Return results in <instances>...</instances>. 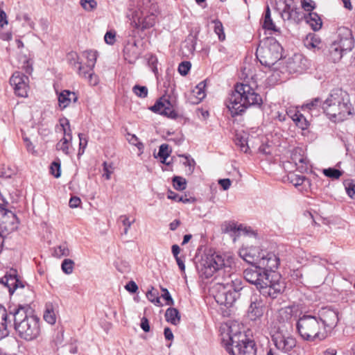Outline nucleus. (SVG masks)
Returning <instances> with one entry per match:
<instances>
[{
  "instance_id": "obj_1",
  "label": "nucleus",
  "mask_w": 355,
  "mask_h": 355,
  "mask_svg": "<svg viewBox=\"0 0 355 355\" xmlns=\"http://www.w3.org/2000/svg\"><path fill=\"white\" fill-rule=\"evenodd\" d=\"M198 270L206 279L216 274L215 279L218 292L215 296L217 303L232 307L235 302L248 291L243 280L232 272V268L225 263L223 257L217 254L206 255L198 265Z\"/></svg>"
},
{
  "instance_id": "obj_2",
  "label": "nucleus",
  "mask_w": 355,
  "mask_h": 355,
  "mask_svg": "<svg viewBox=\"0 0 355 355\" xmlns=\"http://www.w3.org/2000/svg\"><path fill=\"white\" fill-rule=\"evenodd\" d=\"M243 277L245 281L256 286L260 294L272 299L277 298L286 288L279 273H265L259 265L244 270Z\"/></svg>"
},
{
  "instance_id": "obj_3",
  "label": "nucleus",
  "mask_w": 355,
  "mask_h": 355,
  "mask_svg": "<svg viewBox=\"0 0 355 355\" xmlns=\"http://www.w3.org/2000/svg\"><path fill=\"white\" fill-rule=\"evenodd\" d=\"M9 311L12 315L13 328L21 339L30 341L40 335V318L33 314L28 305L12 304Z\"/></svg>"
},
{
  "instance_id": "obj_4",
  "label": "nucleus",
  "mask_w": 355,
  "mask_h": 355,
  "mask_svg": "<svg viewBox=\"0 0 355 355\" xmlns=\"http://www.w3.org/2000/svg\"><path fill=\"white\" fill-rule=\"evenodd\" d=\"M225 103L232 116L234 117L241 115L251 106L261 107L263 100L260 94L250 85L236 83Z\"/></svg>"
},
{
  "instance_id": "obj_5",
  "label": "nucleus",
  "mask_w": 355,
  "mask_h": 355,
  "mask_svg": "<svg viewBox=\"0 0 355 355\" xmlns=\"http://www.w3.org/2000/svg\"><path fill=\"white\" fill-rule=\"evenodd\" d=\"M323 112L334 121H343L354 114L349 94L341 88L331 91L324 101Z\"/></svg>"
},
{
  "instance_id": "obj_6",
  "label": "nucleus",
  "mask_w": 355,
  "mask_h": 355,
  "mask_svg": "<svg viewBox=\"0 0 355 355\" xmlns=\"http://www.w3.org/2000/svg\"><path fill=\"white\" fill-rule=\"evenodd\" d=\"M296 328L302 340L308 342L322 341L327 337V330L323 329L317 316L304 314L296 323Z\"/></svg>"
},
{
  "instance_id": "obj_7",
  "label": "nucleus",
  "mask_w": 355,
  "mask_h": 355,
  "mask_svg": "<svg viewBox=\"0 0 355 355\" xmlns=\"http://www.w3.org/2000/svg\"><path fill=\"white\" fill-rule=\"evenodd\" d=\"M282 48L274 37L261 41L256 51V57L262 65L270 67L282 57Z\"/></svg>"
},
{
  "instance_id": "obj_8",
  "label": "nucleus",
  "mask_w": 355,
  "mask_h": 355,
  "mask_svg": "<svg viewBox=\"0 0 355 355\" xmlns=\"http://www.w3.org/2000/svg\"><path fill=\"white\" fill-rule=\"evenodd\" d=\"M227 329L226 334H221V340L227 351L229 347H233L234 349H236L248 339L244 333L234 330L232 327H229Z\"/></svg>"
},
{
  "instance_id": "obj_9",
  "label": "nucleus",
  "mask_w": 355,
  "mask_h": 355,
  "mask_svg": "<svg viewBox=\"0 0 355 355\" xmlns=\"http://www.w3.org/2000/svg\"><path fill=\"white\" fill-rule=\"evenodd\" d=\"M259 257L258 265L264 270L265 273H277L275 270L279 265V259L275 253L266 250H261Z\"/></svg>"
},
{
  "instance_id": "obj_10",
  "label": "nucleus",
  "mask_w": 355,
  "mask_h": 355,
  "mask_svg": "<svg viewBox=\"0 0 355 355\" xmlns=\"http://www.w3.org/2000/svg\"><path fill=\"white\" fill-rule=\"evenodd\" d=\"M28 77L19 71H15L10 78V84L13 87L15 94L20 97L27 96Z\"/></svg>"
},
{
  "instance_id": "obj_11",
  "label": "nucleus",
  "mask_w": 355,
  "mask_h": 355,
  "mask_svg": "<svg viewBox=\"0 0 355 355\" xmlns=\"http://www.w3.org/2000/svg\"><path fill=\"white\" fill-rule=\"evenodd\" d=\"M272 341L277 349L284 353L291 352L297 343L294 337L283 334L279 331H277L272 336Z\"/></svg>"
},
{
  "instance_id": "obj_12",
  "label": "nucleus",
  "mask_w": 355,
  "mask_h": 355,
  "mask_svg": "<svg viewBox=\"0 0 355 355\" xmlns=\"http://www.w3.org/2000/svg\"><path fill=\"white\" fill-rule=\"evenodd\" d=\"M0 285L6 288L10 295H12L17 288L25 287L24 284L18 277L17 271L12 268L0 278Z\"/></svg>"
},
{
  "instance_id": "obj_13",
  "label": "nucleus",
  "mask_w": 355,
  "mask_h": 355,
  "mask_svg": "<svg viewBox=\"0 0 355 355\" xmlns=\"http://www.w3.org/2000/svg\"><path fill=\"white\" fill-rule=\"evenodd\" d=\"M338 312L329 307L322 308L317 317L321 321L323 329L327 332L334 328L338 321Z\"/></svg>"
},
{
  "instance_id": "obj_14",
  "label": "nucleus",
  "mask_w": 355,
  "mask_h": 355,
  "mask_svg": "<svg viewBox=\"0 0 355 355\" xmlns=\"http://www.w3.org/2000/svg\"><path fill=\"white\" fill-rule=\"evenodd\" d=\"M155 113L166 116L168 118L175 119L178 117V114L173 109L170 101L161 97L150 108Z\"/></svg>"
},
{
  "instance_id": "obj_15",
  "label": "nucleus",
  "mask_w": 355,
  "mask_h": 355,
  "mask_svg": "<svg viewBox=\"0 0 355 355\" xmlns=\"http://www.w3.org/2000/svg\"><path fill=\"white\" fill-rule=\"evenodd\" d=\"M265 309V303L261 295L253 294L250 297V304L248 313L252 320H256L263 316Z\"/></svg>"
},
{
  "instance_id": "obj_16",
  "label": "nucleus",
  "mask_w": 355,
  "mask_h": 355,
  "mask_svg": "<svg viewBox=\"0 0 355 355\" xmlns=\"http://www.w3.org/2000/svg\"><path fill=\"white\" fill-rule=\"evenodd\" d=\"M344 53L351 51L354 45L352 31L347 28L338 29V39L334 41Z\"/></svg>"
},
{
  "instance_id": "obj_17",
  "label": "nucleus",
  "mask_w": 355,
  "mask_h": 355,
  "mask_svg": "<svg viewBox=\"0 0 355 355\" xmlns=\"http://www.w3.org/2000/svg\"><path fill=\"white\" fill-rule=\"evenodd\" d=\"M307 60L302 54H295L291 58H289L286 68L289 73H302L307 67Z\"/></svg>"
},
{
  "instance_id": "obj_18",
  "label": "nucleus",
  "mask_w": 355,
  "mask_h": 355,
  "mask_svg": "<svg viewBox=\"0 0 355 355\" xmlns=\"http://www.w3.org/2000/svg\"><path fill=\"white\" fill-rule=\"evenodd\" d=\"M282 17L284 21H289L298 24L304 17V13L299 8L292 6L286 3L281 13Z\"/></svg>"
},
{
  "instance_id": "obj_19",
  "label": "nucleus",
  "mask_w": 355,
  "mask_h": 355,
  "mask_svg": "<svg viewBox=\"0 0 355 355\" xmlns=\"http://www.w3.org/2000/svg\"><path fill=\"white\" fill-rule=\"evenodd\" d=\"M227 352L231 355H256V345L253 340L248 338L235 349L233 347H227Z\"/></svg>"
},
{
  "instance_id": "obj_20",
  "label": "nucleus",
  "mask_w": 355,
  "mask_h": 355,
  "mask_svg": "<svg viewBox=\"0 0 355 355\" xmlns=\"http://www.w3.org/2000/svg\"><path fill=\"white\" fill-rule=\"evenodd\" d=\"M259 249L257 248H243L240 249L239 254L247 263L252 266L258 265Z\"/></svg>"
},
{
  "instance_id": "obj_21",
  "label": "nucleus",
  "mask_w": 355,
  "mask_h": 355,
  "mask_svg": "<svg viewBox=\"0 0 355 355\" xmlns=\"http://www.w3.org/2000/svg\"><path fill=\"white\" fill-rule=\"evenodd\" d=\"M306 22L309 24L311 28L314 31H319L322 26V21L318 14L316 12H311L307 15L304 13V17Z\"/></svg>"
},
{
  "instance_id": "obj_22",
  "label": "nucleus",
  "mask_w": 355,
  "mask_h": 355,
  "mask_svg": "<svg viewBox=\"0 0 355 355\" xmlns=\"http://www.w3.org/2000/svg\"><path fill=\"white\" fill-rule=\"evenodd\" d=\"M10 304L7 308L0 304V327L1 324H7V327H13L12 315L10 314Z\"/></svg>"
},
{
  "instance_id": "obj_23",
  "label": "nucleus",
  "mask_w": 355,
  "mask_h": 355,
  "mask_svg": "<svg viewBox=\"0 0 355 355\" xmlns=\"http://www.w3.org/2000/svg\"><path fill=\"white\" fill-rule=\"evenodd\" d=\"M329 58L333 62H338L343 57L344 51L338 47L337 43L332 42L328 49Z\"/></svg>"
},
{
  "instance_id": "obj_24",
  "label": "nucleus",
  "mask_w": 355,
  "mask_h": 355,
  "mask_svg": "<svg viewBox=\"0 0 355 355\" xmlns=\"http://www.w3.org/2000/svg\"><path fill=\"white\" fill-rule=\"evenodd\" d=\"M263 28L265 30L272 31L275 33H279V29L277 28L275 24H274L271 15H270V9L268 6H266L265 11V16L263 23Z\"/></svg>"
},
{
  "instance_id": "obj_25",
  "label": "nucleus",
  "mask_w": 355,
  "mask_h": 355,
  "mask_svg": "<svg viewBox=\"0 0 355 355\" xmlns=\"http://www.w3.org/2000/svg\"><path fill=\"white\" fill-rule=\"evenodd\" d=\"M323 107H324V101L321 98L317 97V98L312 99L309 102H307L306 104H304L302 106V109H304V110L306 109L311 112L314 111V110H315L317 112H320V111L323 112Z\"/></svg>"
},
{
  "instance_id": "obj_26",
  "label": "nucleus",
  "mask_w": 355,
  "mask_h": 355,
  "mask_svg": "<svg viewBox=\"0 0 355 355\" xmlns=\"http://www.w3.org/2000/svg\"><path fill=\"white\" fill-rule=\"evenodd\" d=\"M165 318L167 322L176 325L180 321V315L177 309L170 307L166 311Z\"/></svg>"
},
{
  "instance_id": "obj_27",
  "label": "nucleus",
  "mask_w": 355,
  "mask_h": 355,
  "mask_svg": "<svg viewBox=\"0 0 355 355\" xmlns=\"http://www.w3.org/2000/svg\"><path fill=\"white\" fill-rule=\"evenodd\" d=\"M288 180L293 184L295 187L302 186L306 182L308 185L310 184V180L304 175H297L293 173L288 175Z\"/></svg>"
},
{
  "instance_id": "obj_28",
  "label": "nucleus",
  "mask_w": 355,
  "mask_h": 355,
  "mask_svg": "<svg viewBox=\"0 0 355 355\" xmlns=\"http://www.w3.org/2000/svg\"><path fill=\"white\" fill-rule=\"evenodd\" d=\"M322 42L318 37L309 34L304 40V45L309 49H320Z\"/></svg>"
},
{
  "instance_id": "obj_29",
  "label": "nucleus",
  "mask_w": 355,
  "mask_h": 355,
  "mask_svg": "<svg viewBox=\"0 0 355 355\" xmlns=\"http://www.w3.org/2000/svg\"><path fill=\"white\" fill-rule=\"evenodd\" d=\"M8 204V202H6L4 199H2V202H0V209H1L3 211H4L3 215H8L10 214L12 217V229H17V224L19 223L18 218L15 214H14L12 211L8 210L6 209V206Z\"/></svg>"
},
{
  "instance_id": "obj_30",
  "label": "nucleus",
  "mask_w": 355,
  "mask_h": 355,
  "mask_svg": "<svg viewBox=\"0 0 355 355\" xmlns=\"http://www.w3.org/2000/svg\"><path fill=\"white\" fill-rule=\"evenodd\" d=\"M71 92L69 90H64L62 91L58 96V102L59 105L62 107V109L67 107L71 101Z\"/></svg>"
},
{
  "instance_id": "obj_31",
  "label": "nucleus",
  "mask_w": 355,
  "mask_h": 355,
  "mask_svg": "<svg viewBox=\"0 0 355 355\" xmlns=\"http://www.w3.org/2000/svg\"><path fill=\"white\" fill-rule=\"evenodd\" d=\"M168 198L173 200L176 202H182L184 203L194 202L196 199L194 198H188L187 196H180L179 194L169 190L168 193Z\"/></svg>"
},
{
  "instance_id": "obj_32",
  "label": "nucleus",
  "mask_w": 355,
  "mask_h": 355,
  "mask_svg": "<svg viewBox=\"0 0 355 355\" xmlns=\"http://www.w3.org/2000/svg\"><path fill=\"white\" fill-rule=\"evenodd\" d=\"M212 23L214 24V33L218 35V40L224 41L225 40V34L222 22L218 19H214L212 21Z\"/></svg>"
},
{
  "instance_id": "obj_33",
  "label": "nucleus",
  "mask_w": 355,
  "mask_h": 355,
  "mask_svg": "<svg viewBox=\"0 0 355 355\" xmlns=\"http://www.w3.org/2000/svg\"><path fill=\"white\" fill-rule=\"evenodd\" d=\"M173 185L175 189L178 191H183L187 187V180L180 176H174L173 178Z\"/></svg>"
},
{
  "instance_id": "obj_34",
  "label": "nucleus",
  "mask_w": 355,
  "mask_h": 355,
  "mask_svg": "<svg viewBox=\"0 0 355 355\" xmlns=\"http://www.w3.org/2000/svg\"><path fill=\"white\" fill-rule=\"evenodd\" d=\"M205 85L204 82H200L196 87V89L193 91V93H195L196 101H193V103H200L205 97V93L203 90Z\"/></svg>"
},
{
  "instance_id": "obj_35",
  "label": "nucleus",
  "mask_w": 355,
  "mask_h": 355,
  "mask_svg": "<svg viewBox=\"0 0 355 355\" xmlns=\"http://www.w3.org/2000/svg\"><path fill=\"white\" fill-rule=\"evenodd\" d=\"M158 295V291L157 290H155L154 288L152 287L151 290L147 291L146 297L149 301H150L155 305L161 306L162 304Z\"/></svg>"
},
{
  "instance_id": "obj_36",
  "label": "nucleus",
  "mask_w": 355,
  "mask_h": 355,
  "mask_svg": "<svg viewBox=\"0 0 355 355\" xmlns=\"http://www.w3.org/2000/svg\"><path fill=\"white\" fill-rule=\"evenodd\" d=\"M73 266L74 261L73 260L70 259H65L61 264V268L65 274L69 275L73 272Z\"/></svg>"
},
{
  "instance_id": "obj_37",
  "label": "nucleus",
  "mask_w": 355,
  "mask_h": 355,
  "mask_svg": "<svg viewBox=\"0 0 355 355\" xmlns=\"http://www.w3.org/2000/svg\"><path fill=\"white\" fill-rule=\"evenodd\" d=\"M53 254L57 257H67L69 255V250L67 245L64 243L55 248Z\"/></svg>"
},
{
  "instance_id": "obj_38",
  "label": "nucleus",
  "mask_w": 355,
  "mask_h": 355,
  "mask_svg": "<svg viewBox=\"0 0 355 355\" xmlns=\"http://www.w3.org/2000/svg\"><path fill=\"white\" fill-rule=\"evenodd\" d=\"M325 176L337 180L342 175V171L335 168H328L323 170Z\"/></svg>"
},
{
  "instance_id": "obj_39",
  "label": "nucleus",
  "mask_w": 355,
  "mask_h": 355,
  "mask_svg": "<svg viewBox=\"0 0 355 355\" xmlns=\"http://www.w3.org/2000/svg\"><path fill=\"white\" fill-rule=\"evenodd\" d=\"M67 58L68 62L73 68H77V67L81 64V62H79V57L76 52H69L67 55Z\"/></svg>"
},
{
  "instance_id": "obj_40",
  "label": "nucleus",
  "mask_w": 355,
  "mask_h": 355,
  "mask_svg": "<svg viewBox=\"0 0 355 355\" xmlns=\"http://www.w3.org/2000/svg\"><path fill=\"white\" fill-rule=\"evenodd\" d=\"M235 143H236V145L239 146L240 150L241 151H243L244 153H247L248 150H249V146H248V141L242 136L236 135V139H235Z\"/></svg>"
},
{
  "instance_id": "obj_41",
  "label": "nucleus",
  "mask_w": 355,
  "mask_h": 355,
  "mask_svg": "<svg viewBox=\"0 0 355 355\" xmlns=\"http://www.w3.org/2000/svg\"><path fill=\"white\" fill-rule=\"evenodd\" d=\"M118 220L122 223V225L125 227L123 230V234H127L129 229L130 228L132 224L135 222V220L132 221L130 220L129 217L126 215H121L119 216Z\"/></svg>"
},
{
  "instance_id": "obj_42",
  "label": "nucleus",
  "mask_w": 355,
  "mask_h": 355,
  "mask_svg": "<svg viewBox=\"0 0 355 355\" xmlns=\"http://www.w3.org/2000/svg\"><path fill=\"white\" fill-rule=\"evenodd\" d=\"M60 125L62 128L64 137H68L69 141L71 140L72 136L69 120L67 119L60 120Z\"/></svg>"
},
{
  "instance_id": "obj_43",
  "label": "nucleus",
  "mask_w": 355,
  "mask_h": 355,
  "mask_svg": "<svg viewBox=\"0 0 355 355\" xmlns=\"http://www.w3.org/2000/svg\"><path fill=\"white\" fill-rule=\"evenodd\" d=\"M132 91L140 98H146L148 96V89L146 86L136 85L133 87Z\"/></svg>"
},
{
  "instance_id": "obj_44",
  "label": "nucleus",
  "mask_w": 355,
  "mask_h": 355,
  "mask_svg": "<svg viewBox=\"0 0 355 355\" xmlns=\"http://www.w3.org/2000/svg\"><path fill=\"white\" fill-rule=\"evenodd\" d=\"M51 173L56 178L61 175V166L60 160L54 161L51 164Z\"/></svg>"
},
{
  "instance_id": "obj_45",
  "label": "nucleus",
  "mask_w": 355,
  "mask_h": 355,
  "mask_svg": "<svg viewBox=\"0 0 355 355\" xmlns=\"http://www.w3.org/2000/svg\"><path fill=\"white\" fill-rule=\"evenodd\" d=\"M87 67H89V71H92L93 68L96 62V52L93 51H89L87 52Z\"/></svg>"
},
{
  "instance_id": "obj_46",
  "label": "nucleus",
  "mask_w": 355,
  "mask_h": 355,
  "mask_svg": "<svg viewBox=\"0 0 355 355\" xmlns=\"http://www.w3.org/2000/svg\"><path fill=\"white\" fill-rule=\"evenodd\" d=\"M181 156L185 158V161L183 162V164L188 167L186 171L187 173L191 174L194 171L195 161L193 159H190L189 155H182Z\"/></svg>"
},
{
  "instance_id": "obj_47",
  "label": "nucleus",
  "mask_w": 355,
  "mask_h": 355,
  "mask_svg": "<svg viewBox=\"0 0 355 355\" xmlns=\"http://www.w3.org/2000/svg\"><path fill=\"white\" fill-rule=\"evenodd\" d=\"M44 319L49 324H55L56 321V317L54 311L52 309H46L44 313Z\"/></svg>"
},
{
  "instance_id": "obj_48",
  "label": "nucleus",
  "mask_w": 355,
  "mask_h": 355,
  "mask_svg": "<svg viewBox=\"0 0 355 355\" xmlns=\"http://www.w3.org/2000/svg\"><path fill=\"white\" fill-rule=\"evenodd\" d=\"M81 6L87 11H92L97 7L95 0H80Z\"/></svg>"
},
{
  "instance_id": "obj_49",
  "label": "nucleus",
  "mask_w": 355,
  "mask_h": 355,
  "mask_svg": "<svg viewBox=\"0 0 355 355\" xmlns=\"http://www.w3.org/2000/svg\"><path fill=\"white\" fill-rule=\"evenodd\" d=\"M69 139L67 137H63L60 142L56 145V148L59 150H62L64 154H69Z\"/></svg>"
},
{
  "instance_id": "obj_50",
  "label": "nucleus",
  "mask_w": 355,
  "mask_h": 355,
  "mask_svg": "<svg viewBox=\"0 0 355 355\" xmlns=\"http://www.w3.org/2000/svg\"><path fill=\"white\" fill-rule=\"evenodd\" d=\"M299 118L295 121V125L302 130H306L309 126V123L305 118V116L302 114L299 115Z\"/></svg>"
},
{
  "instance_id": "obj_51",
  "label": "nucleus",
  "mask_w": 355,
  "mask_h": 355,
  "mask_svg": "<svg viewBox=\"0 0 355 355\" xmlns=\"http://www.w3.org/2000/svg\"><path fill=\"white\" fill-rule=\"evenodd\" d=\"M191 67V64L189 61H183L178 66V71L182 76L188 74Z\"/></svg>"
},
{
  "instance_id": "obj_52",
  "label": "nucleus",
  "mask_w": 355,
  "mask_h": 355,
  "mask_svg": "<svg viewBox=\"0 0 355 355\" xmlns=\"http://www.w3.org/2000/svg\"><path fill=\"white\" fill-rule=\"evenodd\" d=\"M171 151L168 150V145L166 144H162L159 148L158 157L160 159L168 158Z\"/></svg>"
},
{
  "instance_id": "obj_53",
  "label": "nucleus",
  "mask_w": 355,
  "mask_h": 355,
  "mask_svg": "<svg viewBox=\"0 0 355 355\" xmlns=\"http://www.w3.org/2000/svg\"><path fill=\"white\" fill-rule=\"evenodd\" d=\"M162 294L161 297L165 300L166 305L173 306L174 301L167 288H162Z\"/></svg>"
},
{
  "instance_id": "obj_54",
  "label": "nucleus",
  "mask_w": 355,
  "mask_h": 355,
  "mask_svg": "<svg viewBox=\"0 0 355 355\" xmlns=\"http://www.w3.org/2000/svg\"><path fill=\"white\" fill-rule=\"evenodd\" d=\"M302 8L306 12H311L315 8V3L313 0H301Z\"/></svg>"
},
{
  "instance_id": "obj_55",
  "label": "nucleus",
  "mask_w": 355,
  "mask_h": 355,
  "mask_svg": "<svg viewBox=\"0 0 355 355\" xmlns=\"http://www.w3.org/2000/svg\"><path fill=\"white\" fill-rule=\"evenodd\" d=\"M345 186L348 196L355 199V182L354 181H349L345 182Z\"/></svg>"
},
{
  "instance_id": "obj_56",
  "label": "nucleus",
  "mask_w": 355,
  "mask_h": 355,
  "mask_svg": "<svg viewBox=\"0 0 355 355\" xmlns=\"http://www.w3.org/2000/svg\"><path fill=\"white\" fill-rule=\"evenodd\" d=\"M127 139L128 140L129 143L137 146L139 149H141L144 147L143 144L139 141V139L135 135L128 133Z\"/></svg>"
},
{
  "instance_id": "obj_57",
  "label": "nucleus",
  "mask_w": 355,
  "mask_h": 355,
  "mask_svg": "<svg viewBox=\"0 0 355 355\" xmlns=\"http://www.w3.org/2000/svg\"><path fill=\"white\" fill-rule=\"evenodd\" d=\"M78 137H79V140H80V143H79L80 148H79L78 154H80L81 153L80 150L83 149V151H82V153H83L84 152L85 148H86V146L87 145V139L86 136L83 133H79Z\"/></svg>"
},
{
  "instance_id": "obj_58",
  "label": "nucleus",
  "mask_w": 355,
  "mask_h": 355,
  "mask_svg": "<svg viewBox=\"0 0 355 355\" xmlns=\"http://www.w3.org/2000/svg\"><path fill=\"white\" fill-rule=\"evenodd\" d=\"M78 73L80 76L83 78H87L88 74L92 71H89V67H87V65L83 66L81 64L77 67Z\"/></svg>"
},
{
  "instance_id": "obj_59",
  "label": "nucleus",
  "mask_w": 355,
  "mask_h": 355,
  "mask_svg": "<svg viewBox=\"0 0 355 355\" xmlns=\"http://www.w3.org/2000/svg\"><path fill=\"white\" fill-rule=\"evenodd\" d=\"M302 113L300 111L297 110L295 108H289L286 111V115H288L294 122L299 118Z\"/></svg>"
},
{
  "instance_id": "obj_60",
  "label": "nucleus",
  "mask_w": 355,
  "mask_h": 355,
  "mask_svg": "<svg viewBox=\"0 0 355 355\" xmlns=\"http://www.w3.org/2000/svg\"><path fill=\"white\" fill-rule=\"evenodd\" d=\"M197 37H198V33H196L195 35L190 33L187 38L186 41L191 42V49L190 50L191 51H194L196 49V45L197 43Z\"/></svg>"
},
{
  "instance_id": "obj_61",
  "label": "nucleus",
  "mask_w": 355,
  "mask_h": 355,
  "mask_svg": "<svg viewBox=\"0 0 355 355\" xmlns=\"http://www.w3.org/2000/svg\"><path fill=\"white\" fill-rule=\"evenodd\" d=\"M115 32L107 31L104 36L105 42L107 44H113L115 42Z\"/></svg>"
},
{
  "instance_id": "obj_62",
  "label": "nucleus",
  "mask_w": 355,
  "mask_h": 355,
  "mask_svg": "<svg viewBox=\"0 0 355 355\" xmlns=\"http://www.w3.org/2000/svg\"><path fill=\"white\" fill-rule=\"evenodd\" d=\"M125 288L130 293H135L138 290V286L137 284L131 280L125 286Z\"/></svg>"
},
{
  "instance_id": "obj_63",
  "label": "nucleus",
  "mask_w": 355,
  "mask_h": 355,
  "mask_svg": "<svg viewBox=\"0 0 355 355\" xmlns=\"http://www.w3.org/2000/svg\"><path fill=\"white\" fill-rule=\"evenodd\" d=\"M81 203V200L79 197L72 196L69 202V205L71 208H77Z\"/></svg>"
},
{
  "instance_id": "obj_64",
  "label": "nucleus",
  "mask_w": 355,
  "mask_h": 355,
  "mask_svg": "<svg viewBox=\"0 0 355 355\" xmlns=\"http://www.w3.org/2000/svg\"><path fill=\"white\" fill-rule=\"evenodd\" d=\"M140 327L144 332H149L150 327L148 320L146 317H143L141 320Z\"/></svg>"
}]
</instances>
